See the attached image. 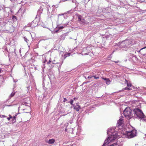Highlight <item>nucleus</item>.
<instances>
[{
	"mask_svg": "<svg viewBox=\"0 0 146 146\" xmlns=\"http://www.w3.org/2000/svg\"><path fill=\"white\" fill-rule=\"evenodd\" d=\"M137 131L133 129L131 131H127L126 132V136L128 138H132L137 135Z\"/></svg>",
	"mask_w": 146,
	"mask_h": 146,
	"instance_id": "3",
	"label": "nucleus"
},
{
	"mask_svg": "<svg viewBox=\"0 0 146 146\" xmlns=\"http://www.w3.org/2000/svg\"><path fill=\"white\" fill-rule=\"evenodd\" d=\"M25 40L27 42H28V41H29V40H27V39L26 38H25Z\"/></svg>",
	"mask_w": 146,
	"mask_h": 146,
	"instance_id": "22",
	"label": "nucleus"
},
{
	"mask_svg": "<svg viewBox=\"0 0 146 146\" xmlns=\"http://www.w3.org/2000/svg\"><path fill=\"white\" fill-rule=\"evenodd\" d=\"M123 114L127 119H130L132 117V111L129 107L126 108L123 111Z\"/></svg>",
	"mask_w": 146,
	"mask_h": 146,
	"instance_id": "2",
	"label": "nucleus"
},
{
	"mask_svg": "<svg viewBox=\"0 0 146 146\" xmlns=\"http://www.w3.org/2000/svg\"><path fill=\"white\" fill-rule=\"evenodd\" d=\"M102 79L105 80V81L107 79V78H102Z\"/></svg>",
	"mask_w": 146,
	"mask_h": 146,
	"instance_id": "23",
	"label": "nucleus"
},
{
	"mask_svg": "<svg viewBox=\"0 0 146 146\" xmlns=\"http://www.w3.org/2000/svg\"><path fill=\"white\" fill-rule=\"evenodd\" d=\"M146 48V47L145 46V47H144V48H142L141 49V50H142V49H145V48Z\"/></svg>",
	"mask_w": 146,
	"mask_h": 146,
	"instance_id": "29",
	"label": "nucleus"
},
{
	"mask_svg": "<svg viewBox=\"0 0 146 146\" xmlns=\"http://www.w3.org/2000/svg\"><path fill=\"white\" fill-rule=\"evenodd\" d=\"M106 83L107 85H109L110 83V81L108 78L106 80Z\"/></svg>",
	"mask_w": 146,
	"mask_h": 146,
	"instance_id": "12",
	"label": "nucleus"
},
{
	"mask_svg": "<svg viewBox=\"0 0 146 146\" xmlns=\"http://www.w3.org/2000/svg\"><path fill=\"white\" fill-rule=\"evenodd\" d=\"M125 81L126 82L125 83H127V86L128 87H131L132 86L131 84L130 83H128L126 79L125 80Z\"/></svg>",
	"mask_w": 146,
	"mask_h": 146,
	"instance_id": "11",
	"label": "nucleus"
},
{
	"mask_svg": "<svg viewBox=\"0 0 146 146\" xmlns=\"http://www.w3.org/2000/svg\"><path fill=\"white\" fill-rule=\"evenodd\" d=\"M9 117L7 118V119L8 120H9L11 119L12 118V116L10 115H9Z\"/></svg>",
	"mask_w": 146,
	"mask_h": 146,
	"instance_id": "16",
	"label": "nucleus"
},
{
	"mask_svg": "<svg viewBox=\"0 0 146 146\" xmlns=\"http://www.w3.org/2000/svg\"><path fill=\"white\" fill-rule=\"evenodd\" d=\"M70 53H68L67 54H65L64 55V56H66V57L67 56H70Z\"/></svg>",
	"mask_w": 146,
	"mask_h": 146,
	"instance_id": "15",
	"label": "nucleus"
},
{
	"mask_svg": "<svg viewBox=\"0 0 146 146\" xmlns=\"http://www.w3.org/2000/svg\"><path fill=\"white\" fill-rule=\"evenodd\" d=\"M78 99L77 98L75 97L74 98V100L75 101L77 100Z\"/></svg>",
	"mask_w": 146,
	"mask_h": 146,
	"instance_id": "20",
	"label": "nucleus"
},
{
	"mask_svg": "<svg viewBox=\"0 0 146 146\" xmlns=\"http://www.w3.org/2000/svg\"><path fill=\"white\" fill-rule=\"evenodd\" d=\"M73 102L74 100L72 99H71L69 102L71 105H73Z\"/></svg>",
	"mask_w": 146,
	"mask_h": 146,
	"instance_id": "14",
	"label": "nucleus"
},
{
	"mask_svg": "<svg viewBox=\"0 0 146 146\" xmlns=\"http://www.w3.org/2000/svg\"><path fill=\"white\" fill-rule=\"evenodd\" d=\"M22 104L27 106H29L30 105V101L29 99L24 100L22 102Z\"/></svg>",
	"mask_w": 146,
	"mask_h": 146,
	"instance_id": "7",
	"label": "nucleus"
},
{
	"mask_svg": "<svg viewBox=\"0 0 146 146\" xmlns=\"http://www.w3.org/2000/svg\"><path fill=\"white\" fill-rule=\"evenodd\" d=\"M134 112L136 115L140 118H144L145 115L143 112L139 109H135Z\"/></svg>",
	"mask_w": 146,
	"mask_h": 146,
	"instance_id": "4",
	"label": "nucleus"
},
{
	"mask_svg": "<svg viewBox=\"0 0 146 146\" xmlns=\"http://www.w3.org/2000/svg\"><path fill=\"white\" fill-rule=\"evenodd\" d=\"M55 141V140L53 139H49L48 141V143L49 144H53Z\"/></svg>",
	"mask_w": 146,
	"mask_h": 146,
	"instance_id": "9",
	"label": "nucleus"
},
{
	"mask_svg": "<svg viewBox=\"0 0 146 146\" xmlns=\"http://www.w3.org/2000/svg\"><path fill=\"white\" fill-rule=\"evenodd\" d=\"M115 145H116V144L115 143H114L111 145L110 146H114Z\"/></svg>",
	"mask_w": 146,
	"mask_h": 146,
	"instance_id": "24",
	"label": "nucleus"
},
{
	"mask_svg": "<svg viewBox=\"0 0 146 146\" xmlns=\"http://www.w3.org/2000/svg\"><path fill=\"white\" fill-rule=\"evenodd\" d=\"M74 109L76 111H78L81 109L80 106L78 104V103L76 104V106H74Z\"/></svg>",
	"mask_w": 146,
	"mask_h": 146,
	"instance_id": "8",
	"label": "nucleus"
},
{
	"mask_svg": "<svg viewBox=\"0 0 146 146\" xmlns=\"http://www.w3.org/2000/svg\"><path fill=\"white\" fill-rule=\"evenodd\" d=\"M4 79L1 76H0V84H1L4 82Z\"/></svg>",
	"mask_w": 146,
	"mask_h": 146,
	"instance_id": "10",
	"label": "nucleus"
},
{
	"mask_svg": "<svg viewBox=\"0 0 146 146\" xmlns=\"http://www.w3.org/2000/svg\"><path fill=\"white\" fill-rule=\"evenodd\" d=\"M51 62V60H49V61L48 62H47V64H50Z\"/></svg>",
	"mask_w": 146,
	"mask_h": 146,
	"instance_id": "26",
	"label": "nucleus"
},
{
	"mask_svg": "<svg viewBox=\"0 0 146 146\" xmlns=\"http://www.w3.org/2000/svg\"><path fill=\"white\" fill-rule=\"evenodd\" d=\"M14 93H13V94H11V96L12 97H13L14 96Z\"/></svg>",
	"mask_w": 146,
	"mask_h": 146,
	"instance_id": "28",
	"label": "nucleus"
},
{
	"mask_svg": "<svg viewBox=\"0 0 146 146\" xmlns=\"http://www.w3.org/2000/svg\"><path fill=\"white\" fill-rule=\"evenodd\" d=\"M2 117H6V116H5V115H2Z\"/></svg>",
	"mask_w": 146,
	"mask_h": 146,
	"instance_id": "25",
	"label": "nucleus"
},
{
	"mask_svg": "<svg viewBox=\"0 0 146 146\" xmlns=\"http://www.w3.org/2000/svg\"><path fill=\"white\" fill-rule=\"evenodd\" d=\"M59 30V29H58V30H57V31H55V32L56 33H57L58 31Z\"/></svg>",
	"mask_w": 146,
	"mask_h": 146,
	"instance_id": "31",
	"label": "nucleus"
},
{
	"mask_svg": "<svg viewBox=\"0 0 146 146\" xmlns=\"http://www.w3.org/2000/svg\"><path fill=\"white\" fill-rule=\"evenodd\" d=\"M67 101V99L66 98H64V100L63 102H65Z\"/></svg>",
	"mask_w": 146,
	"mask_h": 146,
	"instance_id": "21",
	"label": "nucleus"
},
{
	"mask_svg": "<svg viewBox=\"0 0 146 146\" xmlns=\"http://www.w3.org/2000/svg\"><path fill=\"white\" fill-rule=\"evenodd\" d=\"M15 119V117H13V119Z\"/></svg>",
	"mask_w": 146,
	"mask_h": 146,
	"instance_id": "30",
	"label": "nucleus"
},
{
	"mask_svg": "<svg viewBox=\"0 0 146 146\" xmlns=\"http://www.w3.org/2000/svg\"><path fill=\"white\" fill-rule=\"evenodd\" d=\"M77 16L78 19V21L81 22L80 23L81 24H82L84 25H85L87 24L84 19L83 18H82L81 15H77Z\"/></svg>",
	"mask_w": 146,
	"mask_h": 146,
	"instance_id": "5",
	"label": "nucleus"
},
{
	"mask_svg": "<svg viewBox=\"0 0 146 146\" xmlns=\"http://www.w3.org/2000/svg\"><path fill=\"white\" fill-rule=\"evenodd\" d=\"M113 62H115V63H117L119 62V60H118L117 61H113Z\"/></svg>",
	"mask_w": 146,
	"mask_h": 146,
	"instance_id": "27",
	"label": "nucleus"
},
{
	"mask_svg": "<svg viewBox=\"0 0 146 146\" xmlns=\"http://www.w3.org/2000/svg\"><path fill=\"white\" fill-rule=\"evenodd\" d=\"M64 28V27H58V29H59V30H60V29H62Z\"/></svg>",
	"mask_w": 146,
	"mask_h": 146,
	"instance_id": "18",
	"label": "nucleus"
},
{
	"mask_svg": "<svg viewBox=\"0 0 146 146\" xmlns=\"http://www.w3.org/2000/svg\"><path fill=\"white\" fill-rule=\"evenodd\" d=\"M1 69L0 68V73L1 72Z\"/></svg>",
	"mask_w": 146,
	"mask_h": 146,
	"instance_id": "32",
	"label": "nucleus"
},
{
	"mask_svg": "<svg viewBox=\"0 0 146 146\" xmlns=\"http://www.w3.org/2000/svg\"><path fill=\"white\" fill-rule=\"evenodd\" d=\"M123 122L124 120L123 119V117H121L118 121L117 125L118 126H120L122 125Z\"/></svg>",
	"mask_w": 146,
	"mask_h": 146,
	"instance_id": "6",
	"label": "nucleus"
},
{
	"mask_svg": "<svg viewBox=\"0 0 146 146\" xmlns=\"http://www.w3.org/2000/svg\"><path fill=\"white\" fill-rule=\"evenodd\" d=\"M118 134L116 132H115L110 136L105 141L103 146H105L109 143L110 141H111L116 139L118 137Z\"/></svg>",
	"mask_w": 146,
	"mask_h": 146,
	"instance_id": "1",
	"label": "nucleus"
},
{
	"mask_svg": "<svg viewBox=\"0 0 146 146\" xmlns=\"http://www.w3.org/2000/svg\"><path fill=\"white\" fill-rule=\"evenodd\" d=\"M93 77V76H89L88 77V79H89V78H91Z\"/></svg>",
	"mask_w": 146,
	"mask_h": 146,
	"instance_id": "19",
	"label": "nucleus"
},
{
	"mask_svg": "<svg viewBox=\"0 0 146 146\" xmlns=\"http://www.w3.org/2000/svg\"><path fill=\"white\" fill-rule=\"evenodd\" d=\"M93 77L95 79H97L99 78V77H96L95 76H93Z\"/></svg>",
	"mask_w": 146,
	"mask_h": 146,
	"instance_id": "17",
	"label": "nucleus"
},
{
	"mask_svg": "<svg viewBox=\"0 0 146 146\" xmlns=\"http://www.w3.org/2000/svg\"><path fill=\"white\" fill-rule=\"evenodd\" d=\"M124 89L127 90H131V89L130 88L126 87H125Z\"/></svg>",
	"mask_w": 146,
	"mask_h": 146,
	"instance_id": "13",
	"label": "nucleus"
}]
</instances>
